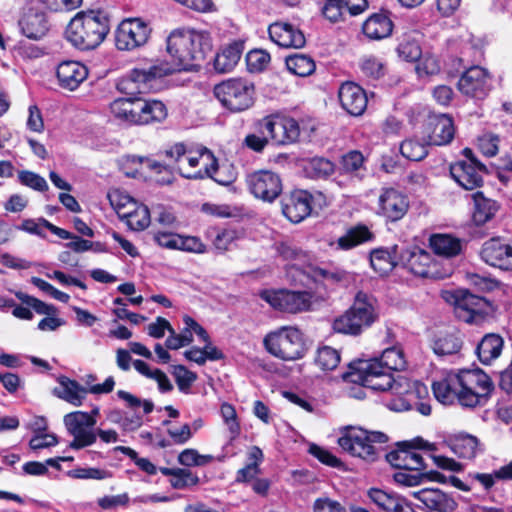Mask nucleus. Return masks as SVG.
<instances>
[{
	"label": "nucleus",
	"instance_id": "f257e3e1",
	"mask_svg": "<svg viewBox=\"0 0 512 512\" xmlns=\"http://www.w3.org/2000/svg\"><path fill=\"white\" fill-rule=\"evenodd\" d=\"M406 361L400 348L392 347L383 351L380 358L358 360L349 365V371L342 374L346 382L355 383L375 391L390 392L391 399L386 406L402 412L415 409L424 416L431 413L430 404L423 402L428 396L427 387L417 380H410L402 374L391 371L401 370Z\"/></svg>",
	"mask_w": 512,
	"mask_h": 512
},
{
	"label": "nucleus",
	"instance_id": "f03ea898",
	"mask_svg": "<svg viewBox=\"0 0 512 512\" xmlns=\"http://www.w3.org/2000/svg\"><path fill=\"white\" fill-rule=\"evenodd\" d=\"M212 48V38L205 30L177 29L167 39V51L177 71L199 67Z\"/></svg>",
	"mask_w": 512,
	"mask_h": 512
},
{
	"label": "nucleus",
	"instance_id": "7ed1b4c3",
	"mask_svg": "<svg viewBox=\"0 0 512 512\" xmlns=\"http://www.w3.org/2000/svg\"><path fill=\"white\" fill-rule=\"evenodd\" d=\"M164 155L172 161L179 174L187 179L213 178L218 169L217 159L206 147H197L179 142L164 151Z\"/></svg>",
	"mask_w": 512,
	"mask_h": 512
},
{
	"label": "nucleus",
	"instance_id": "20e7f679",
	"mask_svg": "<svg viewBox=\"0 0 512 512\" xmlns=\"http://www.w3.org/2000/svg\"><path fill=\"white\" fill-rule=\"evenodd\" d=\"M109 19L102 11L77 13L67 25L65 37L75 48L86 51L97 48L106 38Z\"/></svg>",
	"mask_w": 512,
	"mask_h": 512
},
{
	"label": "nucleus",
	"instance_id": "39448f33",
	"mask_svg": "<svg viewBox=\"0 0 512 512\" xmlns=\"http://www.w3.org/2000/svg\"><path fill=\"white\" fill-rule=\"evenodd\" d=\"M350 278L347 271L336 267L324 268L311 264L301 268L294 264L288 269L291 284L308 287L315 294V301L325 300L330 290L349 282Z\"/></svg>",
	"mask_w": 512,
	"mask_h": 512
},
{
	"label": "nucleus",
	"instance_id": "423d86ee",
	"mask_svg": "<svg viewBox=\"0 0 512 512\" xmlns=\"http://www.w3.org/2000/svg\"><path fill=\"white\" fill-rule=\"evenodd\" d=\"M379 317L377 300L365 292H358L352 306L333 322V330L347 335H359Z\"/></svg>",
	"mask_w": 512,
	"mask_h": 512
},
{
	"label": "nucleus",
	"instance_id": "0eeeda50",
	"mask_svg": "<svg viewBox=\"0 0 512 512\" xmlns=\"http://www.w3.org/2000/svg\"><path fill=\"white\" fill-rule=\"evenodd\" d=\"M338 438L340 448L353 457L375 461L378 457L376 444H384L388 437L379 431H367L360 427L347 426L341 429Z\"/></svg>",
	"mask_w": 512,
	"mask_h": 512
},
{
	"label": "nucleus",
	"instance_id": "6e6552de",
	"mask_svg": "<svg viewBox=\"0 0 512 512\" xmlns=\"http://www.w3.org/2000/svg\"><path fill=\"white\" fill-rule=\"evenodd\" d=\"M263 344L272 356L283 361L301 359L306 352L303 333L294 326H282L269 332Z\"/></svg>",
	"mask_w": 512,
	"mask_h": 512
},
{
	"label": "nucleus",
	"instance_id": "1a4fd4ad",
	"mask_svg": "<svg viewBox=\"0 0 512 512\" xmlns=\"http://www.w3.org/2000/svg\"><path fill=\"white\" fill-rule=\"evenodd\" d=\"M456 375L461 406L474 408L487 402L493 390V383L486 373L480 369H464Z\"/></svg>",
	"mask_w": 512,
	"mask_h": 512
},
{
	"label": "nucleus",
	"instance_id": "9d476101",
	"mask_svg": "<svg viewBox=\"0 0 512 512\" xmlns=\"http://www.w3.org/2000/svg\"><path fill=\"white\" fill-rule=\"evenodd\" d=\"M214 95L232 113L249 109L254 104L255 87L243 78H231L215 85Z\"/></svg>",
	"mask_w": 512,
	"mask_h": 512
},
{
	"label": "nucleus",
	"instance_id": "9b49d317",
	"mask_svg": "<svg viewBox=\"0 0 512 512\" xmlns=\"http://www.w3.org/2000/svg\"><path fill=\"white\" fill-rule=\"evenodd\" d=\"M442 298L454 306L457 317L471 323L486 313L489 302L467 290L443 291Z\"/></svg>",
	"mask_w": 512,
	"mask_h": 512
},
{
	"label": "nucleus",
	"instance_id": "f8f14e48",
	"mask_svg": "<svg viewBox=\"0 0 512 512\" xmlns=\"http://www.w3.org/2000/svg\"><path fill=\"white\" fill-rule=\"evenodd\" d=\"M255 128L260 134L267 133L276 145L294 143L300 135V128L295 119L279 115H270L259 120L255 123Z\"/></svg>",
	"mask_w": 512,
	"mask_h": 512
},
{
	"label": "nucleus",
	"instance_id": "ddd939ff",
	"mask_svg": "<svg viewBox=\"0 0 512 512\" xmlns=\"http://www.w3.org/2000/svg\"><path fill=\"white\" fill-rule=\"evenodd\" d=\"M63 422L67 432L73 437L69 448L80 450L96 443L97 434L94 426L97 421L90 418L87 412H70L64 416Z\"/></svg>",
	"mask_w": 512,
	"mask_h": 512
},
{
	"label": "nucleus",
	"instance_id": "4468645a",
	"mask_svg": "<svg viewBox=\"0 0 512 512\" xmlns=\"http://www.w3.org/2000/svg\"><path fill=\"white\" fill-rule=\"evenodd\" d=\"M261 298L273 308L286 313H300L311 308L315 301V294L310 291H263Z\"/></svg>",
	"mask_w": 512,
	"mask_h": 512
},
{
	"label": "nucleus",
	"instance_id": "2eb2a0df",
	"mask_svg": "<svg viewBox=\"0 0 512 512\" xmlns=\"http://www.w3.org/2000/svg\"><path fill=\"white\" fill-rule=\"evenodd\" d=\"M417 449L434 451L435 445L417 437L402 443L397 450L388 453L387 460L399 470L420 471L424 468V461L422 455L416 451Z\"/></svg>",
	"mask_w": 512,
	"mask_h": 512
},
{
	"label": "nucleus",
	"instance_id": "dca6fc26",
	"mask_svg": "<svg viewBox=\"0 0 512 512\" xmlns=\"http://www.w3.org/2000/svg\"><path fill=\"white\" fill-rule=\"evenodd\" d=\"M177 72L172 62L157 60L147 67L132 69L122 81L123 90H144L150 87L152 82Z\"/></svg>",
	"mask_w": 512,
	"mask_h": 512
},
{
	"label": "nucleus",
	"instance_id": "f3484780",
	"mask_svg": "<svg viewBox=\"0 0 512 512\" xmlns=\"http://www.w3.org/2000/svg\"><path fill=\"white\" fill-rule=\"evenodd\" d=\"M150 29L137 18L123 20L115 32V44L118 50L130 51L143 46L149 38Z\"/></svg>",
	"mask_w": 512,
	"mask_h": 512
},
{
	"label": "nucleus",
	"instance_id": "a211bd4d",
	"mask_svg": "<svg viewBox=\"0 0 512 512\" xmlns=\"http://www.w3.org/2000/svg\"><path fill=\"white\" fill-rule=\"evenodd\" d=\"M491 77L488 71L480 66H472L459 78V91L470 98L483 100L491 90Z\"/></svg>",
	"mask_w": 512,
	"mask_h": 512
},
{
	"label": "nucleus",
	"instance_id": "6ab92c4d",
	"mask_svg": "<svg viewBox=\"0 0 512 512\" xmlns=\"http://www.w3.org/2000/svg\"><path fill=\"white\" fill-rule=\"evenodd\" d=\"M247 185L256 198L266 202H273L282 192L279 175L269 170H260L248 175Z\"/></svg>",
	"mask_w": 512,
	"mask_h": 512
},
{
	"label": "nucleus",
	"instance_id": "aec40b11",
	"mask_svg": "<svg viewBox=\"0 0 512 512\" xmlns=\"http://www.w3.org/2000/svg\"><path fill=\"white\" fill-rule=\"evenodd\" d=\"M423 134L429 145L442 146L449 144L455 135L452 118L447 114L431 115L428 117Z\"/></svg>",
	"mask_w": 512,
	"mask_h": 512
},
{
	"label": "nucleus",
	"instance_id": "412c9836",
	"mask_svg": "<svg viewBox=\"0 0 512 512\" xmlns=\"http://www.w3.org/2000/svg\"><path fill=\"white\" fill-rule=\"evenodd\" d=\"M485 166L476 159L457 161L450 166L451 177L466 190L479 188L483 183Z\"/></svg>",
	"mask_w": 512,
	"mask_h": 512
},
{
	"label": "nucleus",
	"instance_id": "4be33fe9",
	"mask_svg": "<svg viewBox=\"0 0 512 512\" xmlns=\"http://www.w3.org/2000/svg\"><path fill=\"white\" fill-rule=\"evenodd\" d=\"M481 259L501 270H512V246L500 238L485 241L480 250Z\"/></svg>",
	"mask_w": 512,
	"mask_h": 512
},
{
	"label": "nucleus",
	"instance_id": "5701e85b",
	"mask_svg": "<svg viewBox=\"0 0 512 512\" xmlns=\"http://www.w3.org/2000/svg\"><path fill=\"white\" fill-rule=\"evenodd\" d=\"M378 203L380 213L390 221L402 219L409 208L408 197L394 188L382 189Z\"/></svg>",
	"mask_w": 512,
	"mask_h": 512
},
{
	"label": "nucleus",
	"instance_id": "b1692460",
	"mask_svg": "<svg viewBox=\"0 0 512 512\" xmlns=\"http://www.w3.org/2000/svg\"><path fill=\"white\" fill-rule=\"evenodd\" d=\"M270 39L283 48L299 49L306 43L303 32L287 22H275L268 28Z\"/></svg>",
	"mask_w": 512,
	"mask_h": 512
},
{
	"label": "nucleus",
	"instance_id": "393cba45",
	"mask_svg": "<svg viewBox=\"0 0 512 512\" xmlns=\"http://www.w3.org/2000/svg\"><path fill=\"white\" fill-rule=\"evenodd\" d=\"M339 101L344 110L353 116H360L367 107L365 91L354 82L343 83L338 91Z\"/></svg>",
	"mask_w": 512,
	"mask_h": 512
},
{
	"label": "nucleus",
	"instance_id": "a878e982",
	"mask_svg": "<svg viewBox=\"0 0 512 512\" xmlns=\"http://www.w3.org/2000/svg\"><path fill=\"white\" fill-rule=\"evenodd\" d=\"M311 199L307 191H293L282 200V212L291 222L298 223L310 215Z\"/></svg>",
	"mask_w": 512,
	"mask_h": 512
},
{
	"label": "nucleus",
	"instance_id": "bb28decb",
	"mask_svg": "<svg viewBox=\"0 0 512 512\" xmlns=\"http://www.w3.org/2000/svg\"><path fill=\"white\" fill-rule=\"evenodd\" d=\"M367 8V0H326L322 13L330 22L336 23L344 20L346 13L356 16Z\"/></svg>",
	"mask_w": 512,
	"mask_h": 512
},
{
	"label": "nucleus",
	"instance_id": "cd10ccee",
	"mask_svg": "<svg viewBox=\"0 0 512 512\" xmlns=\"http://www.w3.org/2000/svg\"><path fill=\"white\" fill-rule=\"evenodd\" d=\"M407 269L419 277H436V265L429 252L420 248H413L402 255Z\"/></svg>",
	"mask_w": 512,
	"mask_h": 512
},
{
	"label": "nucleus",
	"instance_id": "c85d7f7f",
	"mask_svg": "<svg viewBox=\"0 0 512 512\" xmlns=\"http://www.w3.org/2000/svg\"><path fill=\"white\" fill-rule=\"evenodd\" d=\"M57 78L62 88L75 90L87 78L86 66L78 61H63L57 67Z\"/></svg>",
	"mask_w": 512,
	"mask_h": 512
},
{
	"label": "nucleus",
	"instance_id": "c756f323",
	"mask_svg": "<svg viewBox=\"0 0 512 512\" xmlns=\"http://www.w3.org/2000/svg\"><path fill=\"white\" fill-rule=\"evenodd\" d=\"M19 25L26 37L35 40L44 37L49 30L46 15L32 7L23 14Z\"/></svg>",
	"mask_w": 512,
	"mask_h": 512
},
{
	"label": "nucleus",
	"instance_id": "7c9ffc66",
	"mask_svg": "<svg viewBox=\"0 0 512 512\" xmlns=\"http://www.w3.org/2000/svg\"><path fill=\"white\" fill-rule=\"evenodd\" d=\"M137 111V125L162 122L168 116L166 105L162 101L156 99L138 97Z\"/></svg>",
	"mask_w": 512,
	"mask_h": 512
},
{
	"label": "nucleus",
	"instance_id": "2f4dec72",
	"mask_svg": "<svg viewBox=\"0 0 512 512\" xmlns=\"http://www.w3.org/2000/svg\"><path fill=\"white\" fill-rule=\"evenodd\" d=\"M431 512H452L455 503L439 489L425 488L412 493Z\"/></svg>",
	"mask_w": 512,
	"mask_h": 512
},
{
	"label": "nucleus",
	"instance_id": "473e14b6",
	"mask_svg": "<svg viewBox=\"0 0 512 512\" xmlns=\"http://www.w3.org/2000/svg\"><path fill=\"white\" fill-rule=\"evenodd\" d=\"M362 31L369 39L381 40L392 34L393 22L386 13H374L363 23Z\"/></svg>",
	"mask_w": 512,
	"mask_h": 512
},
{
	"label": "nucleus",
	"instance_id": "72a5a7b5",
	"mask_svg": "<svg viewBox=\"0 0 512 512\" xmlns=\"http://www.w3.org/2000/svg\"><path fill=\"white\" fill-rule=\"evenodd\" d=\"M504 348V339L496 333H488L478 343L476 353L479 361L484 365H490L500 357Z\"/></svg>",
	"mask_w": 512,
	"mask_h": 512
},
{
	"label": "nucleus",
	"instance_id": "f704fd0d",
	"mask_svg": "<svg viewBox=\"0 0 512 512\" xmlns=\"http://www.w3.org/2000/svg\"><path fill=\"white\" fill-rule=\"evenodd\" d=\"M435 398L444 405L459 403V384L456 373H448L432 385Z\"/></svg>",
	"mask_w": 512,
	"mask_h": 512
},
{
	"label": "nucleus",
	"instance_id": "c9c22d12",
	"mask_svg": "<svg viewBox=\"0 0 512 512\" xmlns=\"http://www.w3.org/2000/svg\"><path fill=\"white\" fill-rule=\"evenodd\" d=\"M374 238L373 233L365 225H357L351 227L346 233L340 236L334 243L337 250H351L361 244L372 241Z\"/></svg>",
	"mask_w": 512,
	"mask_h": 512
},
{
	"label": "nucleus",
	"instance_id": "e433bc0d",
	"mask_svg": "<svg viewBox=\"0 0 512 512\" xmlns=\"http://www.w3.org/2000/svg\"><path fill=\"white\" fill-rule=\"evenodd\" d=\"M243 53V44L233 42L217 53L214 59V67L220 73H227L234 69Z\"/></svg>",
	"mask_w": 512,
	"mask_h": 512
},
{
	"label": "nucleus",
	"instance_id": "4c0bfd02",
	"mask_svg": "<svg viewBox=\"0 0 512 512\" xmlns=\"http://www.w3.org/2000/svg\"><path fill=\"white\" fill-rule=\"evenodd\" d=\"M429 245L435 254L446 258L457 256L462 251L461 241L449 234L431 235Z\"/></svg>",
	"mask_w": 512,
	"mask_h": 512
},
{
	"label": "nucleus",
	"instance_id": "58836bf2",
	"mask_svg": "<svg viewBox=\"0 0 512 512\" xmlns=\"http://www.w3.org/2000/svg\"><path fill=\"white\" fill-rule=\"evenodd\" d=\"M138 97L117 98L110 104V112L117 120L137 125Z\"/></svg>",
	"mask_w": 512,
	"mask_h": 512
},
{
	"label": "nucleus",
	"instance_id": "ea45409f",
	"mask_svg": "<svg viewBox=\"0 0 512 512\" xmlns=\"http://www.w3.org/2000/svg\"><path fill=\"white\" fill-rule=\"evenodd\" d=\"M451 450L460 458L471 460L480 450L478 439L470 434L460 433L449 440Z\"/></svg>",
	"mask_w": 512,
	"mask_h": 512
},
{
	"label": "nucleus",
	"instance_id": "a19ab883",
	"mask_svg": "<svg viewBox=\"0 0 512 512\" xmlns=\"http://www.w3.org/2000/svg\"><path fill=\"white\" fill-rule=\"evenodd\" d=\"M88 394V389L81 386L77 381L67 377L59 379V390L57 395L59 398L74 405L81 406Z\"/></svg>",
	"mask_w": 512,
	"mask_h": 512
},
{
	"label": "nucleus",
	"instance_id": "79ce46f5",
	"mask_svg": "<svg viewBox=\"0 0 512 512\" xmlns=\"http://www.w3.org/2000/svg\"><path fill=\"white\" fill-rule=\"evenodd\" d=\"M475 210L473 220L477 225H483L491 220L498 210V205L494 200L486 198L482 192L473 194Z\"/></svg>",
	"mask_w": 512,
	"mask_h": 512
},
{
	"label": "nucleus",
	"instance_id": "37998d69",
	"mask_svg": "<svg viewBox=\"0 0 512 512\" xmlns=\"http://www.w3.org/2000/svg\"><path fill=\"white\" fill-rule=\"evenodd\" d=\"M302 167L305 175L312 179L326 178L335 170V165L323 157L305 159Z\"/></svg>",
	"mask_w": 512,
	"mask_h": 512
},
{
	"label": "nucleus",
	"instance_id": "c03bdc74",
	"mask_svg": "<svg viewBox=\"0 0 512 512\" xmlns=\"http://www.w3.org/2000/svg\"><path fill=\"white\" fill-rule=\"evenodd\" d=\"M122 220H125L130 229L141 231L147 228L151 222L150 212L147 206L135 202L129 211L123 212Z\"/></svg>",
	"mask_w": 512,
	"mask_h": 512
},
{
	"label": "nucleus",
	"instance_id": "a18cd8bd",
	"mask_svg": "<svg viewBox=\"0 0 512 512\" xmlns=\"http://www.w3.org/2000/svg\"><path fill=\"white\" fill-rule=\"evenodd\" d=\"M277 253L286 261L290 263L286 266V278L288 279V269L294 264H298L299 267H305L311 265L309 263V257L306 252L291 246L287 243H279L276 245Z\"/></svg>",
	"mask_w": 512,
	"mask_h": 512
},
{
	"label": "nucleus",
	"instance_id": "49530a36",
	"mask_svg": "<svg viewBox=\"0 0 512 512\" xmlns=\"http://www.w3.org/2000/svg\"><path fill=\"white\" fill-rule=\"evenodd\" d=\"M133 366L141 375L155 380L160 391L168 392L172 390L173 386L170 380L160 369H152L146 362L139 359L133 361Z\"/></svg>",
	"mask_w": 512,
	"mask_h": 512
},
{
	"label": "nucleus",
	"instance_id": "de8ad7c7",
	"mask_svg": "<svg viewBox=\"0 0 512 512\" xmlns=\"http://www.w3.org/2000/svg\"><path fill=\"white\" fill-rule=\"evenodd\" d=\"M462 347V341L456 334H440L432 344V349L439 356L456 354Z\"/></svg>",
	"mask_w": 512,
	"mask_h": 512
},
{
	"label": "nucleus",
	"instance_id": "09e8293b",
	"mask_svg": "<svg viewBox=\"0 0 512 512\" xmlns=\"http://www.w3.org/2000/svg\"><path fill=\"white\" fill-rule=\"evenodd\" d=\"M287 69L301 77L309 76L315 71L314 60L304 54H295L286 58Z\"/></svg>",
	"mask_w": 512,
	"mask_h": 512
},
{
	"label": "nucleus",
	"instance_id": "8fccbe9b",
	"mask_svg": "<svg viewBox=\"0 0 512 512\" xmlns=\"http://www.w3.org/2000/svg\"><path fill=\"white\" fill-rule=\"evenodd\" d=\"M223 458V456L215 458L210 454H200L196 449L188 448L178 455V462L186 467H202L212 463L214 460L222 461Z\"/></svg>",
	"mask_w": 512,
	"mask_h": 512
},
{
	"label": "nucleus",
	"instance_id": "3c124183",
	"mask_svg": "<svg viewBox=\"0 0 512 512\" xmlns=\"http://www.w3.org/2000/svg\"><path fill=\"white\" fill-rule=\"evenodd\" d=\"M370 264L376 273L386 275L395 266L394 259L387 249H375L370 254Z\"/></svg>",
	"mask_w": 512,
	"mask_h": 512
},
{
	"label": "nucleus",
	"instance_id": "603ef678",
	"mask_svg": "<svg viewBox=\"0 0 512 512\" xmlns=\"http://www.w3.org/2000/svg\"><path fill=\"white\" fill-rule=\"evenodd\" d=\"M429 144L426 143V137L423 134V142H419L415 139H408L401 143L400 152L401 154L412 161H420L424 159L427 154V146Z\"/></svg>",
	"mask_w": 512,
	"mask_h": 512
},
{
	"label": "nucleus",
	"instance_id": "864d4df0",
	"mask_svg": "<svg viewBox=\"0 0 512 512\" xmlns=\"http://www.w3.org/2000/svg\"><path fill=\"white\" fill-rule=\"evenodd\" d=\"M340 362V353L330 346H323L317 350L315 358L316 365L326 371L335 369Z\"/></svg>",
	"mask_w": 512,
	"mask_h": 512
},
{
	"label": "nucleus",
	"instance_id": "5fc2aeb1",
	"mask_svg": "<svg viewBox=\"0 0 512 512\" xmlns=\"http://www.w3.org/2000/svg\"><path fill=\"white\" fill-rule=\"evenodd\" d=\"M67 476L80 480H105L112 477L107 469L97 467H77L67 472Z\"/></svg>",
	"mask_w": 512,
	"mask_h": 512
},
{
	"label": "nucleus",
	"instance_id": "6e6d98bb",
	"mask_svg": "<svg viewBox=\"0 0 512 512\" xmlns=\"http://www.w3.org/2000/svg\"><path fill=\"white\" fill-rule=\"evenodd\" d=\"M107 196L111 206L121 219L123 212L129 211L132 206H135L136 201L128 194L118 189L110 191Z\"/></svg>",
	"mask_w": 512,
	"mask_h": 512
},
{
	"label": "nucleus",
	"instance_id": "4d7b16f0",
	"mask_svg": "<svg viewBox=\"0 0 512 512\" xmlns=\"http://www.w3.org/2000/svg\"><path fill=\"white\" fill-rule=\"evenodd\" d=\"M15 296L25 305L28 307H31L35 310L36 313L41 315H47L52 316L57 313V309L55 306L46 304L45 302L30 296L26 293H23L21 291L15 292Z\"/></svg>",
	"mask_w": 512,
	"mask_h": 512
},
{
	"label": "nucleus",
	"instance_id": "13d9d810",
	"mask_svg": "<svg viewBox=\"0 0 512 512\" xmlns=\"http://www.w3.org/2000/svg\"><path fill=\"white\" fill-rule=\"evenodd\" d=\"M220 413L229 430L230 440L233 441L240 434V424L237 419L236 410L231 404L223 403L220 407Z\"/></svg>",
	"mask_w": 512,
	"mask_h": 512
},
{
	"label": "nucleus",
	"instance_id": "bf43d9fd",
	"mask_svg": "<svg viewBox=\"0 0 512 512\" xmlns=\"http://www.w3.org/2000/svg\"><path fill=\"white\" fill-rule=\"evenodd\" d=\"M271 57L268 52L262 49H254L247 53L246 62L249 71H263L270 63Z\"/></svg>",
	"mask_w": 512,
	"mask_h": 512
},
{
	"label": "nucleus",
	"instance_id": "052dcab7",
	"mask_svg": "<svg viewBox=\"0 0 512 512\" xmlns=\"http://www.w3.org/2000/svg\"><path fill=\"white\" fill-rule=\"evenodd\" d=\"M364 157L361 152L353 150L342 156L341 167L345 173H359L363 169Z\"/></svg>",
	"mask_w": 512,
	"mask_h": 512
},
{
	"label": "nucleus",
	"instance_id": "680f3d73",
	"mask_svg": "<svg viewBox=\"0 0 512 512\" xmlns=\"http://www.w3.org/2000/svg\"><path fill=\"white\" fill-rule=\"evenodd\" d=\"M18 180L22 185L30 187L37 191H46L48 184L46 180L32 171L22 170L18 173Z\"/></svg>",
	"mask_w": 512,
	"mask_h": 512
},
{
	"label": "nucleus",
	"instance_id": "e2e57ef3",
	"mask_svg": "<svg viewBox=\"0 0 512 512\" xmlns=\"http://www.w3.org/2000/svg\"><path fill=\"white\" fill-rule=\"evenodd\" d=\"M172 374L175 377L179 390L182 392H187L197 378L194 372L189 371L183 365L174 366Z\"/></svg>",
	"mask_w": 512,
	"mask_h": 512
},
{
	"label": "nucleus",
	"instance_id": "0e129e2a",
	"mask_svg": "<svg viewBox=\"0 0 512 512\" xmlns=\"http://www.w3.org/2000/svg\"><path fill=\"white\" fill-rule=\"evenodd\" d=\"M399 56L406 61H418L421 58L422 51L416 41L403 40L397 48Z\"/></svg>",
	"mask_w": 512,
	"mask_h": 512
},
{
	"label": "nucleus",
	"instance_id": "69168bd1",
	"mask_svg": "<svg viewBox=\"0 0 512 512\" xmlns=\"http://www.w3.org/2000/svg\"><path fill=\"white\" fill-rule=\"evenodd\" d=\"M412 470H399L393 474L394 481L405 487H414L423 483L421 472L412 473Z\"/></svg>",
	"mask_w": 512,
	"mask_h": 512
},
{
	"label": "nucleus",
	"instance_id": "338daca9",
	"mask_svg": "<svg viewBox=\"0 0 512 512\" xmlns=\"http://www.w3.org/2000/svg\"><path fill=\"white\" fill-rule=\"evenodd\" d=\"M368 495L373 503H375L379 508L386 512L391 509V505L397 497V495L394 493H388L386 491L375 488L370 489Z\"/></svg>",
	"mask_w": 512,
	"mask_h": 512
},
{
	"label": "nucleus",
	"instance_id": "774afa93",
	"mask_svg": "<svg viewBox=\"0 0 512 512\" xmlns=\"http://www.w3.org/2000/svg\"><path fill=\"white\" fill-rule=\"evenodd\" d=\"M313 510L314 512H348L341 503L328 497L316 499Z\"/></svg>",
	"mask_w": 512,
	"mask_h": 512
}]
</instances>
